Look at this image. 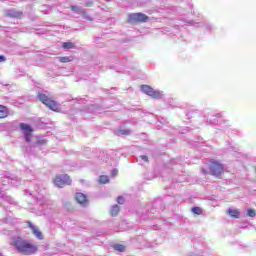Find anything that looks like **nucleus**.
<instances>
[{
    "label": "nucleus",
    "instance_id": "obj_1",
    "mask_svg": "<svg viewBox=\"0 0 256 256\" xmlns=\"http://www.w3.org/2000/svg\"><path fill=\"white\" fill-rule=\"evenodd\" d=\"M10 244L16 251H18V253H22V255H33V253L38 251L36 245L29 243V241L21 237H13Z\"/></svg>",
    "mask_w": 256,
    "mask_h": 256
},
{
    "label": "nucleus",
    "instance_id": "obj_2",
    "mask_svg": "<svg viewBox=\"0 0 256 256\" xmlns=\"http://www.w3.org/2000/svg\"><path fill=\"white\" fill-rule=\"evenodd\" d=\"M141 91L145 93V95H149V97H152V99H162L163 98V92L159 90H154L149 85H142Z\"/></svg>",
    "mask_w": 256,
    "mask_h": 256
},
{
    "label": "nucleus",
    "instance_id": "obj_3",
    "mask_svg": "<svg viewBox=\"0 0 256 256\" xmlns=\"http://www.w3.org/2000/svg\"><path fill=\"white\" fill-rule=\"evenodd\" d=\"M38 99L41 101L46 107H49L52 111H57L59 109V105L57 102L49 99V97L43 93H38Z\"/></svg>",
    "mask_w": 256,
    "mask_h": 256
},
{
    "label": "nucleus",
    "instance_id": "obj_4",
    "mask_svg": "<svg viewBox=\"0 0 256 256\" xmlns=\"http://www.w3.org/2000/svg\"><path fill=\"white\" fill-rule=\"evenodd\" d=\"M128 21L130 23H147L149 18L143 13H132L128 15Z\"/></svg>",
    "mask_w": 256,
    "mask_h": 256
},
{
    "label": "nucleus",
    "instance_id": "obj_5",
    "mask_svg": "<svg viewBox=\"0 0 256 256\" xmlns=\"http://www.w3.org/2000/svg\"><path fill=\"white\" fill-rule=\"evenodd\" d=\"M54 185L59 188L65 187V185H71V178L67 174L58 175L54 179Z\"/></svg>",
    "mask_w": 256,
    "mask_h": 256
},
{
    "label": "nucleus",
    "instance_id": "obj_6",
    "mask_svg": "<svg viewBox=\"0 0 256 256\" xmlns=\"http://www.w3.org/2000/svg\"><path fill=\"white\" fill-rule=\"evenodd\" d=\"M211 175H214V177H219L221 173H223V166L221 163L212 161L209 166Z\"/></svg>",
    "mask_w": 256,
    "mask_h": 256
},
{
    "label": "nucleus",
    "instance_id": "obj_7",
    "mask_svg": "<svg viewBox=\"0 0 256 256\" xmlns=\"http://www.w3.org/2000/svg\"><path fill=\"white\" fill-rule=\"evenodd\" d=\"M70 8H71V11H73V13H76L77 15H81L83 19H87V21H93V18L89 16V14H87V11H85L83 7L72 5Z\"/></svg>",
    "mask_w": 256,
    "mask_h": 256
},
{
    "label": "nucleus",
    "instance_id": "obj_8",
    "mask_svg": "<svg viewBox=\"0 0 256 256\" xmlns=\"http://www.w3.org/2000/svg\"><path fill=\"white\" fill-rule=\"evenodd\" d=\"M20 129L23 130L26 143H31V133H33V128H31L29 124L21 123Z\"/></svg>",
    "mask_w": 256,
    "mask_h": 256
},
{
    "label": "nucleus",
    "instance_id": "obj_9",
    "mask_svg": "<svg viewBox=\"0 0 256 256\" xmlns=\"http://www.w3.org/2000/svg\"><path fill=\"white\" fill-rule=\"evenodd\" d=\"M75 199L77 203H79V205H81L82 207H87V205H89V200H87V195H85L84 193H81V192L76 193Z\"/></svg>",
    "mask_w": 256,
    "mask_h": 256
},
{
    "label": "nucleus",
    "instance_id": "obj_10",
    "mask_svg": "<svg viewBox=\"0 0 256 256\" xmlns=\"http://www.w3.org/2000/svg\"><path fill=\"white\" fill-rule=\"evenodd\" d=\"M6 17H11L12 19H21L23 12L17 11L15 9H9L5 12Z\"/></svg>",
    "mask_w": 256,
    "mask_h": 256
},
{
    "label": "nucleus",
    "instance_id": "obj_11",
    "mask_svg": "<svg viewBox=\"0 0 256 256\" xmlns=\"http://www.w3.org/2000/svg\"><path fill=\"white\" fill-rule=\"evenodd\" d=\"M28 227L31 228L33 235H35V237H37V239L42 240L43 239V233H41V231H39V228H37V226L33 225V223L28 222Z\"/></svg>",
    "mask_w": 256,
    "mask_h": 256
},
{
    "label": "nucleus",
    "instance_id": "obj_12",
    "mask_svg": "<svg viewBox=\"0 0 256 256\" xmlns=\"http://www.w3.org/2000/svg\"><path fill=\"white\" fill-rule=\"evenodd\" d=\"M2 185H6L5 183H10V185H13L15 187H19L21 185V179L16 178V179H11V178H6L1 181Z\"/></svg>",
    "mask_w": 256,
    "mask_h": 256
},
{
    "label": "nucleus",
    "instance_id": "obj_13",
    "mask_svg": "<svg viewBox=\"0 0 256 256\" xmlns=\"http://www.w3.org/2000/svg\"><path fill=\"white\" fill-rule=\"evenodd\" d=\"M218 114H211V116L208 115L207 120H206V125H215L217 123V117H219Z\"/></svg>",
    "mask_w": 256,
    "mask_h": 256
},
{
    "label": "nucleus",
    "instance_id": "obj_14",
    "mask_svg": "<svg viewBox=\"0 0 256 256\" xmlns=\"http://www.w3.org/2000/svg\"><path fill=\"white\" fill-rule=\"evenodd\" d=\"M227 213L230 217H233L234 219H239V209H233V208H229L227 210Z\"/></svg>",
    "mask_w": 256,
    "mask_h": 256
},
{
    "label": "nucleus",
    "instance_id": "obj_15",
    "mask_svg": "<svg viewBox=\"0 0 256 256\" xmlns=\"http://www.w3.org/2000/svg\"><path fill=\"white\" fill-rule=\"evenodd\" d=\"M9 115V111H7V107L0 105V119H5Z\"/></svg>",
    "mask_w": 256,
    "mask_h": 256
},
{
    "label": "nucleus",
    "instance_id": "obj_16",
    "mask_svg": "<svg viewBox=\"0 0 256 256\" xmlns=\"http://www.w3.org/2000/svg\"><path fill=\"white\" fill-rule=\"evenodd\" d=\"M203 27H204L205 31H209V33H212V31H215V25H213L209 22H205L203 24Z\"/></svg>",
    "mask_w": 256,
    "mask_h": 256
},
{
    "label": "nucleus",
    "instance_id": "obj_17",
    "mask_svg": "<svg viewBox=\"0 0 256 256\" xmlns=\"http://www.w3.org/2000/svg\"><path fill=\"white\" fill-rule=\"evenodd\" d=\"M119 211H120L119 205L116 204V205L112 206L110 213H111L112 217H117V215H119Z\"/></svg>",
    "mask_w": 256,
    "mask_h": 256
},
{
    "label": "nucleus",
    "instance_id": "obj_18",
    "mask_svg": "<svg viewBox=\"0 0 256 256\" xmlns=\"http://www.w3.org/2000/svg\"><path fill=\"white\" fill-rule=\"evenodd\" d=\"M63 49L69 50V49H75V43L72 42H64L62 43Z\"/></svg>",
    "mask_w": 256,
    "mask_h": 256
},
{
    "label": "nucleus",
    "instance_id": "obj_19",
    "mask_svg": "<svg viewBox=\"0 0 256 256\" xmlns=\"http://www.w3.org/2000/svg\"><path fill=\"white\" fill-rule=\"evenodd\" d=\"M99 183H101L102 185L109 183V176H105V175L100 176Z\"/></svg>",
    "mask_w": 256,
    "mask_h": 256
},
{
    "label": "nucleus",
    "instance_id": "obj_20",
    "mask_svg": "<svg viewBox=\"0 0 256 256\" xmlns=\"http://www.w3.org/2000/svg\"><path fill=\"white\" fill-rule=\"evenodd\" d=\"M187 25H190L191 27H201V23L195 22V20H188L186 21Z\"/></svg>",
    "mask_w": 256,
    "mask_h": 256
},
{
    "label": "nucleus",
    "instance_id": "obj_21",
    "mask_svg": "<svg viewBox=\"0 0 256 256\" xmlns=\"http://www.w3.org/2000/svg\"><path fill=\"white\" fill-rule=\"evenodd\" d=\"M58 60L60 61V63H69L71 62V57L69 56L59 57Z\"/></svg>",
    "mask_w": 256,
    "mask_h": 256
},
{
    "label": "nucleus",
    "instance_id": "obj_22",
    "mask_svg": "<svg viewBox=\"0 0 256 256\" xmlns=\"http://www.w3.org/2000/svg\"><path fill=\"white\" fill-rule=\"evenodd\" d=\"M118 135H131V130L121 129V130L118 131Z\"/></svg>",
    "mask_w": 256,
    "mask_h": 256
},
{
    "label": "nucleus",
    "instance_id": "obj_23",
    "mask_svg": "<svg viewBox=\"0 0 256 256\" xmlns=\"http://www.w3.org/2000/svg\"><path fill=\"white\" fill-rule=\"evenodd\" d=\"M192 213H194V215H201V213H203V211L201 210V208L195 206L192 208Z\"/></svg>",
    "mask_w": 256,
    "mask_h": 256
},
{
    "label": "nucleus",
    "instance_id": "obj_24",
    "mask_svg": "<svg viewBox=\"0 0 256 256\" xmlns=\"http://www.w3.org/2000/svg\"><path fill=\"white\" fill-rule=\"evenodd\" d=\"M114 249L116 251H120V253H123V251H125V247L123 245H121V244H115L114 245Z\"/></svg>",
    "mask_w": 256,
    "mask_h": 256
},
{
    "label": "nucleus",
    "instance_id": "obj_25",
    "mask_svg": "<svg viewBox=\"0 0 256 256\" xmlns=\"http://www.w3.org/2000/svg\"><path fill=\"white\" fill-rule=\"evenodd\" d=\"M246 215L247 217H255L256 215L255 209H248Z\"/></svg>",
    "mask_w": 256,
    "mask_h": 256
},
{
    "label": "nucleus",
    "instance_id": "obj_26",
    "mask_svg": "<svg viewBox=\"0 0 256 256\" xmlns=\"http://www.w3.org/2000/svg\"><path fill=\"white\" fill-rule=\"evenodd\" d=\"M117 203H118L119 205H123V203H125V198H123V196H119V197L117 198Z\"/></svg>",
    "mask_w": 256,
    "mask_h": 256
},
{
    "label": "nucleus",
    "instance_id": "obj_27",
    "mask_svg": "<svg viewBox=\"0 0 256 256\" xmlns=\"http://www.w3.org/2000/svg\"><path fill=\"white\" fill-rule=\"evenodd\" d=\"M139 159H141V161H144V163H148L149 162V157H147L146 155H141L139 157Z\"/></svg>",
    "mask_w": 256,
    "mask_h": 256
},
{
    "label": "nucleus",
    "instance_id": "obj_28",
    "mask_svg": "<svg viewBox=\"0 0 256 256\" xmlns=\"http://www.w3.org/2000/svg\"><path fill=\"white\" fill-rule=\"evenodd\" d=\"M85 7H93V1L89 0L85 3Z\"/></svg>",
    "mask_w": 256,
    "mask_h": 256
},
{
    "label": "nucleus",
    "instance_id": "obj_29",
    "mask_svg": "<svg viewBox=\"0 0 256 256\" xmlns=\"http://www.w3.org/2000/svg\"><path fill=\"white\" fill-rule=\"evenodd\" d=\"M7 61V58L3 55H0V63H5Z\"/></svg>",
    "mask_w": 256,
    "mask_h": 256
},
{
    "label": "nucleus",
    "instance_id": "obj_30",
    "mask_svg": "<svg viewBox=\"0 0 256 256\" xmlns=\"http://www.w3.org/2000/svg\"><path fill=\"white\" fill-rule=\"evenodd\" d=\"M117 173H118L117 169L112 170V177H115Z\"/></svg>",
    "mask_w": 256,
    "mask_h": 256
},
{
    "label": "nucleus",
    "instance_id": "obj_31",
    "mask_svg": "<svg viewBox=\"0 0 256 256\" xmlns=\"http://www.w3.org/2000/svg\"><path fill=\"white\" fill-rule=\"evenodd\" d=\"M202 173H203L204 175H207V171H206L205 169H202Z\"/></svg>",
    "mask_w": 256,
    "mask_h": 256
},
{
    "label": "nucleus",
    "instance_id": "obj_32",
    "mask_svg": "<svg viewBox=\"0 0 256 256\" xmlns=\"http://www.w3.org/2000/svg\"><path fill=\"white\" fill-rule=\"evenodd\" d=\"M7 201L11 203V198L6 197Z\"/></svg>",
    "mask_w": 256,
    "mask_h": 256
},
{
    "label": "nucleus",
    "instance_id": "obj_33",
    "mask_svg": "<svg viewBox=\"0 0 256 256\" xmlns=\"http://www.w3.org/2000/svg\"><path fill=\"white\" fill-rule=\"evenodd\" d=\"M37 200H38V201H41V196H37Z\"/></svg>",
    "mask_w": 256,
    "mask_h": 256
},
{
    "label": "nucleus",
    "instance_id": "obj_34",
    "mask_svg": "<svg viewBox=\"0 0 256 256\" xmlns=\"http://www.w3.org/2000/svg\"><path fill=\"white\" fill-rule=\"evenodd\" d=\"M47 13H49V12H44L45 15H47Z\"/></svg>",
    "mask_w": 256,
    "mask_h": 256
},
{
    "label": "nucleus",
    "instance_id": "obj_35",
    "mask_svg": "<svg viewBox=\"0 0 256 256\" xmlns=\"http://www.w3.org/2000/svg\"><path fill=\"white\" fill-rule=\"evenodd\" d=\"M234 151H235V153H237V149H235Z\"/></svg>",
    "mask_w": 256,
    "mask_h": 256
},
{
    "label": "nucleus",
    "instance_id": "obj_36",
    "mask_svg": "<svg viewBox=\"0 0 256 256\" xmlns=\"http://www.w3.org/2000/svg\"><path fill=\"white\" fill-rule=\"evenodd\" d=\"M29 195H33V193H29Z\"/></svg>",
    "mask_w": 256,
    "mask_h": 256
},
{
    "label": "nucleus",
    "instance_id": "obj_37",
    "mask_svg": "<svg viewBox=\"0 0 256 256\" xmlns=\"http://www.w3.org/2000/svg\"><path fill=\"white\" fill-rule=\"evenodd\" d=\"M0 256H3V255L0 253Z\"/></svg>",
    "mask_w": 256,
    "mask_h": 256
}]
</instances>
